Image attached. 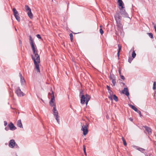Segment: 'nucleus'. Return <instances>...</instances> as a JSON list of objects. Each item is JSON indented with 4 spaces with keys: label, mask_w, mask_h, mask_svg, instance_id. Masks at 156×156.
Instances as JSON below:
<instances>
[{
    "label": "nucleus",
    "mask_w": 156,
    "mask_h": 156,
    "mask_svg": "<svg viewBox=\"0 0 156 156\" xmlns=\"http://www.w3.org/2000/svg\"><path fill=\"white\" fill-rule=\"evenodd\" d=\"M129 106L131 107L132 109H133L135 112H136L138 109L137 108L135 107L134 106H133L131 104H129Z\"/></svg>",
    "instance_id": "nucleus-16"
},
{
    "label": "nucleus",
    "mask_w": 156,
    "mask_h": 156,
    "mask_svg": "<svg viewBox=\"0 0 156 156\" xmlns=\"http://www.w3.org/2000/svg\"><path fill=\"white\" fill-rule=\"evenodd\" d=\"M154 29H155V32H156V26L154 25Z\"/></svg>",
    "instance_id": "nucleus-42"
},
{
    "label": "nucleus",
    "mask_w": 156,
    "mask_h": 156,
    "mask_svg": "<svg viewBox=\"0 0 156 156\" xmlns=\"http://www.w3.org/2000/svg\"><path fill=\"white\" fill-rule=\"evenodd\" d=\"M109 93L110 94V96L108 97V98L110 100L112 101L113 100V98L112 97V90H109Z\"/></svg>",
    "instance_id": "nucleus-19"
},
{
    "label": "nucleus",
    "mask_w": 156,
    "mask_h": 156,
    "mask_svg": "<svg viewBox=\"0 0 156 156\" xmlns=\"http://www.w3.org/2000/svg\"><path fill=\"white\" fill-rule=\"evenodd\" d=\"M19 74H20V77H22V74H21L20 73H19Z\"/></svg>",
    "instance_id": "nucleus-46"
},
{
    "label": "nucleus",
    "mask_w": 156,
    "mask_h": 156,
    "mask_svg": "<svg viewBox=\"0 0 156 156\" xmlns=\"http://www.w3.org/2000/svg\"><path fill=\"white\" fill-rule=\"evenodd\" d=\"M88 125L87 124H86L85 125H83L82 126L81 130L83 131V134L84 135H86L88 133Z\"/></svg>",
    "instance_id": "nucleus-7"
},
{
    "label": "nucleus",
    "mask_w": 156,
    "mask_h": 156,
    "mask_svg": "<svg viewBox=\"0 0 156 156\" xmlns=\"http://www.w3.org/2000/svg\"><path fill=\"white\" fill-rule=\"evenodd\" d=\"M9 127H5V129L6 131H8L9 130Z\"/></svg>",
    "instance_id": "nucleus-39"
},
{
    "label": "nucleus",
    "mask_w": 156,
    "mask_h": 156,
    "mask_svg": "<svg viewBox=\"0 0 156 156\" xmlns=\"http://www.w3.org/2000/svg\"><path fill=\"white\" fill-rule=\"evenodd\" d=\"M136 112H137L138 113H139V114L140 116L141 117L142 116V115L141 114V112L140 111L138 110Z\"/></svg>",
    "instance_id": "nucleus-33"
},
{
    "label": "nucleus",
    "mask_w": 156,
    "mask_h": 156,
    "mask_svg": "<svg viewBox=\"0 0 156 156\" xmlns=\"http://www.w3.org/2000/svg\"><path fill=\"white\" fill-rule=\"evenodd\" d=\"M133 50H134V47H133ZM136 54L135 52V51L134 50H133V51L132 52V57L133 58H135V57H136Z\"/></svg>",
    "instance_id": "nucleus-21"
},
{
    "label": "nucleus",
    "mask_w": 156,
    "mask_h": 156,
    "mask_svg": "<svg viewBox=\"0 0 156 156\" xmlns=\"http://www.w3.org/2000/svg\"><path fill=\"white\" fill-rule=\"evenodd\" d=\"M25 9L27 11H28L27 14L29 17L30 19L32 18L33 17V15L31 12V9L30 8H29L28 5H25Z\"/></svg>",
    "instance_id": "nucleus-6"
},
{
    "label": "nucleus",
    "mask_w": 156,
    "mask_h": 156,
    "mask_svg": "<svg viewBox=\"0 0 156 156\" xmlns=\"http://www.w3.org/2000/svg\"><path fill=\"white\" fill-rule=\"evenodd\" d=\"M134 58H132L131 56L129 57L128 61L129 63H131Z\"/></svg>",
    "instance_id": "nucleus-27"
},
{
    "label": "nucleus",
    "mask_w": 156,
    "mask_h": 156,
    "mask_svg": "<svg viewBox=\"0 0 156 156\" xmlns=\"http://www.w3.org/2000/svg\"><path fill=\"white\" fill-rule=\"evenodd\" d=\"M118 47L119 48H118V51L117 55L118 56V57H119V55L120 52L121 50L122 46L121 45H120L119 44L118 45Z\"/></svg>",
    "instance_id": "nucleus-17"
},
{
    "label": "nucleus",
    "mask_w": 156,
    "mask_h": 156,
    "mask_svg": "<svg viewBox=\"0 0 156 156\" xmlns=\"http://www.w3.org/2000/svg\"><path fill=\"white\" fill-rule=\"evenodd\" d=\"M120 12V14L123 15V16L127 17H128V14L126 12L125 10L124 9H122L121 8H119Z\"/></svg>",
    "instance_id": "nucleus-9"
},
{
    "label": "nucleus",
    "mask_w": 156,
    "mask_h": 156,
    "mask_svg": "<svg viewBox=\"0 0 156 156\" xmlns=\"http://www.w3.org/2000/svg\"><path fill=\"white\" fill-rule=\"evenodd\" d=\"M100 32L101 34H102L104 33V31L102 28H100Z\"/></svg>",
    "instance_id": "nucleus-34"
},
{
    "label": "nucleus",
    "mask_w": 156,
    "mask_h": 156,
    "mask_svg": "<svg viewBox=\"0 0 156 156\" xmlns=\"http://www.w3.org/2000/svg\"><path fill=\"white\" fill-rule=\"evenodd\" d=\"M7 125V122H6V121H4V125L5 126Z\"/></svg>",
    "instance_id": "nucleus-38"
},
{
    "label": "nucleus",
    "mask_w": 156,
    "mask_h": 156,
    "mask_svg": "<svg viewBox=\"0 0 156 156\" xmlns=\"http://www.w3.org/2000/svg\"><path fill=\"white\" fill-rule=\"evenodd\" d=\"M19 43L20 44H22V41L20 40V41H19Z\"/></svg>",
    "instance_id": "nucleus-45"
},
{
    "label": "nucleus",
    "mask_w": 156,
    "mask_h": 156,
    "mask_svg": "<svg viewBox=\"0 0 156 156\" xmlns=\"http://www.w3.org/2000/svg\"><path fill=\"white\" fill-rule=\"evenodd\" d=\"M16 93L19 97L23 96L24 95V94L22 92L19 87H18L16 90Z\"/></svg>",
    "instance_id": "nucleus-8"
},
{
    "label": "nucleus",
    "mask_w": 156,
    "mask_h": 156,
    "mask_svg": "<svg viewBox=\"0 0 156 156\" xmlns=\"http://www.w3.org/2000/svg\"><path fill=\"white\" fill-rule=\"evenodd\" d=\"M119 74L120 75L121 74V72L120 70H119Z\"/></svg>",
    "instance_id": "nucleus-43"
},
{
    "label": "nucleus",
    "mask_w": 156,
    "mask_h": 156,
    "mask_svg": "<svg viewBox=\"0 0 156 156\" xmlns=\"http://www.w3.org/2000/svg\"><path fill=\"white\" fill-rule=\"evenodd\" d=\"M16 143L13 140H11L9 144V146L11 148H13L15 146Z\"/></svg>",
    "instance_id": "nucleus-10"
},
{
    "label": "nucleus",
    "mask_w": 156,
    "mask_h": 156,
    "mask_svg": "<svg viewBox=\"0 0 156 156\" xmlns=\"http://www.w3.org/2000/svg\"><path fill=\"white\" fill-rule=\"evenodd\" d=\"M100 27H101L102 26H100Z\"/></svg>",
    "instance_id": "nucleus-50"
},
{
    "label": "nucleus",
    "mask_w": 156,
    "mask_h": 156,
    "mask_svg": "<svg viewBox=\"0 0 156 156\" xmlns=\"http://www.w3.org/2000/svg\"><path fill=\"white\" fill-rule=\"evenodd\" d=\"M8 127H9L10 129L11 130H14L16 129V128L14 126L12 122H11L8 125Z\"/></svg>",
    "instance_id": "nucleus-11"
},
{
    "label": "nucleus",
    "mask_w": 156,
    "mask_h": 156,
    "mask_svg": "<svg viewBox=\"0 0 156 156\" xmlns=\"http://www.w3.org/2000/svg\"><path fill=\"white\" fill-rule=\"evenodd\" d=\"M120 76L121 78L123 80H125V78L124 76H123L120 75Z\"/></svg>",
    "instance_id": "nucleus-36"
},
{
    "label": "nucleus",
    "mask_w": 156,
    "mask_h": 156,
    "mask_svg": "<svg viewBox=\"0 0 156 156\" xmlns=\"http://www.w3.org/2000/svg\"><path fill=\"white\" fill-rule=\"evenodd\" d=\"M83 91L82 90H81L80 91V95L81 97V95L83 94Z\"/></svg>",
    "instance_id": "nucleus-32"
},
{
    "label": "nucleus",
    "mask_w": 156,
    "mask_h": 156,
    "mask_svg": "<svg viewBox=\"0 0 156 156\" xmlns=\"http://www.w3.org/2000/svg\"><path fill=\"white\" fill-rule=\"evenodd\" d=\"M48 94L51 95V100L49 102V104L51 106H54V105H56L54 102L53 101L55 100V96L54 95V93L53 91H52L51 94L49 93Z\"/></svg>",
    "instance_id": "nucleus-5"
},
{
    "label": "nucleus",
    "mask_w": 156,
    "mask_h": 156,
    "mask_svg": "<svg viewBox=\"0 0 156 156\" xmlns=\"http://www.w3.org/2000/svg\"><path fill=\"white\" fill-rule=\"evenodd\" d=\"M70 40L71 42L73 41V37H70Z\"/></svg>",
    "instance_id": "nucleus-44"
},
{
    "label": "nucleus",
    "mask_w": 156,
    "mask_h": 156,
    "mask_svg": "<svg viewBox=\"0 0 156 156\" xmlns=\"http://www.w3.org/2000/svg\"><path fill=\"white\" fill-rule=\"evenodd\" d=\"M122 93L123 94H125L127 97H128L129 95V93L127 88H124L123 90H122Z\"/></svg>",
    "instance_id": "nucleus-12"
},
{
    "label": "nucleus",
    "mask_w": 156,
    "mask_h": 156,
    "mask_svg": "<svg viewBox=\"0 0 156 156\" xmlns=\"http://www.w3.org/2000/svg\"><path fill=\"white\" fill-rule=\"evenodd\" d=\"M90 98V96L87 94L85 95V96L83 94L81 97V103L82 104H84L86 100V104L87 105Z\"/></svg>",
    "instance_id": "nucleus-2"
},
{
    "label": "nucleus",
    "mask_w": 156,
    "mask_h": 156,
    "mask_svg": "<svg viewBox=\"0 0 156 156\" xmlns=\"http://www.w3.org/2000/svg\"><path fill=\"white\" fill-rule=\"evenodd\" d=\"M109 78L111 80L116 79L115 75L113 74H112L111 73H110Z\"/></svg>",
    "instance_id": "nucleus-18"
},
{
    "label": "nucleus",
    "mask_w": 156,
    "mask_h": 156,
    "mask_svg": "<svg viewBox=\"0 0 156 156\" xmlns=\"http://www.w3.org/2000/svg\"><path fill=\"white\" fill-rule=\"evenodd\" d=\"M16 19V20L20 22V18L19 16V15H17L15 16H14Z\"/></svg>",
    "instance_id": "nucleus-23"
},
{
    "label": "nucleus",
    "mask_w": 156,
    "mask_h": 156,
    "mask_svg": "<svg viewBox=\"0 0 156 156\" xmlns=\"http://www.w3.org/2000/svg\"><path fill=\"white\" fill-rule=\"evenodd\" d=\"M156 83L155 82H154L153 83V89L154 90H155L156 88Z\"/></svg>",
    "instance_id": "nucleus-30"
},
{
    "label": "nucleus",
    "mask_w": 156,
    "mask_h": 156,
    "mask_svg": "<svg viewBox=\"0 0 156 156\" xmlns=\"http://www.w3.org/2000/svg\"><path fill=\"white\" fill-rule=\"evenodd\" d=\"M13 12L14 16L19 15L18 11L16 10V9L15 8H13Z\"/></svg>",
    "instance_id": "nucleus-20"
},
{
    "label": "nucleus",
    "mask_w": 156,
    "mask_h": 156,
    "mask_svg": "<svg viewBox=\"0 0 156 156\" xmlns=\"http://www.w3.org/2000/svg\"><path fill=\"white\" fill-rule=\"evenodd\" d=\"M122 83L123 86H124L125 85V83Z\"/></svg>",
    "instance_id": "nucleus-47"
},
{
    "label": "nucleus",
    "mask_w": 156,
    "mask_h": 156,
    "mask_svg": "<svg viewBox=\"0 0 156 156\" xmlns=\"http://www.w3.org/2000/svg\"><path fill=\"white\" fill-rule=\"evenodd\" d=\"M21 120H19L17 123V126L20 128H23V125L21 123Z\"/></svg>",
    "instance_id": "nucleus-15"
},
{
    "label": "nucleus",
    "mask_w": 156,
    "mask_h": 156,
    "mask_svg": "<svg viewBox=\"0 0 156 156\" xmlns=\"http://www.w3.org/2000/svg\"><path fill=\"white\" fill-rule=\"evenodd\" d=\"M114 18L117 23V26L118 27H121L122 24L121 23V16L118 12L116 13L114 15Z\"/></svg>",
    "instance_id": "nucleus-3"
},
{
    "label": "nucleus",
    "mask_w": 156,
    "mask_h": 156,
    "mask_svg": "<svg viewBox=\"0 0 156 156\" xmlns=\"http://www.w3.org/2000/svg\"><path fill=\"white\" fill-rule=\"evenodd\" d=\"M118 3L119 6L121 7V8L122 9L124 8V7L123 6L124 4L122 0H118Z\"/></svg>",
    "instance_id": "nucleus-14"
},
{
    "label": "nucleus",
    "mask_w": 156,
    "mask_h": 156,
    "mask_svg": "<svg viewBox=\"0 0 156 156\" xmlns=\"http://www.w3.org/2000/svg\"><path fill=\"white\" fill-rule=\"evenodd\" d=\"M15 147L16 148H19V146H18V145L16 143L15 146Z\"/></svg>",
    "instance_id": "nucleus-41"
},
{
    "label": "nucleus",
    "mask_w": 156,
    "mask_h": 156,
    "mask_svg": "<svg viewBox=\"0 0 156 156\" xmlns=\"http://www.w3.org/2000/svg\"><path fill=\"white\" fill-rule=\"evenodd\" d=\"M146 156H148L147 155Z\"/></svg>",
    "instance_id": "nucleus-52"
},
{
    "label": "nucleus",
    "mask_w": 156,
    "mask_h": 156,
    "mask_svg": "<svg viewBox=\"0 0 156 156\" xmlns=\"http://www.w3.org/2000/svg\"><path fill=\"white\" fill-rule=\"evenodd\" d=\"M145 128L146 130L148 133V134L149 135L151 134V129L146 126H145L144 127Z\"/></svg>",
    "instance_id": "nucleus-13"
},
{
    "label": "nucleus",
    "mask_w": 156,
    "mask_h": 156,
    "mask_svg": "<svg viewBox=\"0 0 156 156\" xmlns=\"http://www.w3.org/2000/svg\"><path fill=\"white\" fill-rule=\"evenodd\" d=\"M52 111L53 112V115L55 118V119L56 120L58 123L59 124V116L58 115V111L56 109V105H54V106L53 107Z\"/></svg>",
    "instance_id": "nucleus-4"
},
{
    "label": "nucleus",
    "mask_w": 156,
    "mask_h": 156,
    "mask_svg": "<svg viewBox=\"0 0 156 156\" xmlns=\"http://www.w3.org/2000/svg\"><path fill=\"white\" fill-rule=\"evenodd\" d=\"M149 156H150L151 155V154H149Z\"/></svg>",
    "instance_id": "nucleus-49"
},
{
    "label": "nucleus",
    "mask_w": 156,
    "mask_h": 156,
    "mask_svg": "<svg viewBox=\"0 0 156 156\" xmlns=\"http://www.w3.org/2000/svg\"><path fill=\"white\" fill-rule=\"evenodd\" d=\"M36 37H37L39 39H41V35L39 34H37L36 35Z\"/></svg>",
    "instance_id": "nucleus-35"
},
{
    "label": "nucleus",
    "mask_w": 156,
    "mask_h": 156,
    "mask_svg": "<svg viewBox=\"0 0 156 156\" xmlns=\"http://www.w3.org/2000/svg\"><path fill=\"white\" fill-rule=\"evenodd\" d=\"M137 149L141 152H143L144 151H145L144 149L140 147L137 148Z\"/></svg>",
    "instance_id": "nucleus-29"
},
{
    "label": "nucleus",
    "mask_w": 156,
    "mask_h": 156,
    "mask_svg": "<svg viewBox=\"0 0 156 156\" xmlns=\"http://www.w3.org/2000/svg\"><path fill=\"white\" fill-rule=\"evenodd\" d=\"M153 25H154V23H153Z\"/></svg>",
    "instance_id": "nucleus-51"
},
{
    "label": "nucleus",
    "mask_w": 156,
    "mask_h": 156,
    "mask_svg": "<svg viewBox=\"0 0 156 156\" xmlns=\"http://www.w3.org/2000/svg\"><path fill=\"white\" fill-rule=\"evenodd\" d=\"M106 87H107V89L108 90V91L111 90L110 89V87L108 85H107Z\"/></svg>",
    "instance_id": "nucleus-37"
},
{
    "label": "nucleus",
    "mask_w": 156,
    "mask_h": 156,
    "mask_svg": "<svg viewBox=\"0 0 156 156\" xmlns=\"http://www.w3.org/2000/svg\"><path fill=\"white\" fill-rule=\"evenodd\" d=\"M69 36L70 37H73V35L72 34L70 33L69 34Z\"/></svg>",
    "instance_id": "nucleus-40"
},
{
    "label": "nucleus",
    "mask_w": 156,
    "mask_h": 156,
    "mask_svg": "<svg viewBox=\"0 0 156 156\" xmlns=\"http://www.w3.org/2000/svg\"><path fill=\"white\" fill-rule=\"evenodd\" d=\"M20 81L22 85H24V84L25 83V81L23 77L20 78Z\"/></svg>",
    "instance_id": "nucleus-22"
},
{
    "label": "nucleus",
    "mask_w": 156,
    "mask_h": 156,
    "mask_svg": "<svg viewBox=\"0 0 156 156\" xmlns=\"http://www.w3.org/2000/svg\"><path fill=\"white\" fill-rule=\"evenodd\" d=\"M112 80V82L113 83V86H115V84L116 83V79H114L113 80Z\"/></svg>",
    "instance_id": "nucleus-31"
},
{
    "label": "nucleus",
    "mask_w": 156,
    "mask_h": 156,
    "mask_svg": "<svg viewBox=\"0 0 156 156\" xmlns=\"http://www.w3.org/2000/svg\"><path fill=\"white\" fill-rule=\"evenodd\" d=\"M30 42L31 47L32 49L34 54V55L35 57L33 55H32V57L35 66V68L37 70V72H40L39 66L38 63L40 62V59L39 56L37 54V50H36L35 47V44L34 43L33 39L30 35L29 36Z\"/></svg>",
    "instance_id": "nucleus-1"
},
{
    "label": "nucleus",
    "mask_w": 156,
    "mask_h": 156,
    "mask_svg": "<svg viewBox=\"0 0 156 156\" xmlns=\"http://www.w3.org/2000/svg\"><path fill=\"white\" fill-rule=\"evenodd\" d=\"M83 151H84V154L85 155L87 156V153L86 152V147L84 145H83Z\"/></svg>",
    "instance_id": "nucleus-26"
},
{
    "label": "nucleus",
    "mask_w": 156,
    "mask_h": 156,
    "mask_svg": "<svg viewBox=\"0 0 156 156\" xmlns=\"http://www.w3.org/2000/svg\"><path fill=\"white\" fill-rule=\"evenodd\" d=\"M122 140L124 145L125 146H126L127 143H126V140H125V139H124V138L123 137H122Z\"/></svg>",
    "instance_id": "nucleus-28"
},
{
    "label": "nucleus",
    "mask_w": 156,
    "mask_h": 156,
    "mask_svg": "<svg viewBox=\"0 0 156 156\" xmlns=\"http://www.w3.org/2000/svg\"><path fill=\"white\" fill-rule=\"evenodd\" d=\"M113 99L114 100L116 101H118V98L117 96H116L115 94L113 95Z\"/></svg>",
    "instance_id": "nucleus-25"
},
{
    "label": "nucleus",
    "mask_w": 156,
    "mask_h": 156,
    "mask_svg": "<svg viewBox=\"0 0 156 156\" xmlns=\"http://www.w3.org/2000/svg\"><path fill=\"white\" fill-rule=\"evenodd\" d=\"M15 30L16 31H17V30L16 28H15Z\"/></svg>",
    "instance_id": "nucleus-48"
},
{
    "label": "nucleus",
    "mask_w": 156,
    "mask_h": 156,
    "mask_svg": "<svg viewBox=\"0 0 156 156\" xmlns=\"http://www.w3.org/2000/svg\"><path fill=\"white\" fill-rule=\"evenodd\" d=\"M147 34L148 35L149 37L152 39H153L154 38L153 37V34L152 33H147Z\"/></svg>",
    "instance_id": "nucleus-24"
}]
</instances>
